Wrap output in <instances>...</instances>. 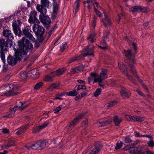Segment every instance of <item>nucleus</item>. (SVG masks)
I'll return each instance as SVG.
<instances>
[{"label": "nucleus", "mask_w": 154, "mask_h": 154, "mask_svg": "<svg viewBox=\"0 0 154 154\" xmlns=\"http://www.w3.org/2000/svg\"><path fill=\"white\" fill-rule=\"evenodd\" d=\"M82 56L81 54L79 55H75L73 57L70 59L68 61V63H71L77 60H78L80 59Z\"/></svg>", "instance_id": "30"}, {"label": "nucleus", "mask_w": 154, "mask_h": 154, "mask_svg": "<svg viewBox=\"0 0 154 154\" xmlns=\"http://www.w3.org/2000/svg\"><path fill=\"white\" fill-rule=\"evenodd\" d=\"M103 80H96L94 82H98L99 85L101 87H103L104 86V85L103 83H102Z\"/></svg>", "instance_id": "54"}, {"label": "nucleus", "mask_w": 154, "mask_h": 154, "mask_svg": "<svg viewBox=\"0 0 154 154\" xmlns=\"http://www.w3.org/2000/svg\"><path fill=\"white\" fill-rule=\"evenodd\" d=\"M61 107L60 106H59L57 107L56 109L54 110V112L55 113H57L61 110Z\"/></svg>", "instance_id": "57"}, {"label": "nucleus", "mask_w": 154, "mask_h": 154, "mask_svg": "<svg viewBox=\"0 0 154 154\" xmlns=\"http://www.w3.org/2000/svg\"><path fill=\"white\" fill-rule=\"evenodd\" d=\"M3 36L9 40L13 39L14 38L11 31L9 29H4L3 32Z\"/></svg>", "instance_id": "14"}, {"label": "nucleus", "mask_w": 154, "mask_h": 154, "mask_svg": "<svg viewBox=\"0 0 154 154\" xmlns=\"http://www.w3.org/2000/svg\"><path fill=\"white\" fill-rule=\"evenodd\" d=\"M43 128L41 127V125L38 126L36 127L34 129L35 132H39Z\"/></svg>", "instance_id": "53"}, {"label": "nucleus", "mask_w": 154, "mask_h": 154, "mask_svg": "<svg viewBox=\"0 0 154 154\" xmlns=\"http://www.w3.org/2000/svg\"><path fill=\"white\" fill-rule=\"evenodd\" d=\"M83 114H82L79 116L78 117H77L75 119H74L70 123L69 125V127H73L74 126H75L78 123V122L79 119L81 118L83 116Z\"/></svg>", "instance_id": "23"}, {"label": "nucleus", "mask_w": 154, "mask_h": 154, "mask_svg": "<svg viewBox=\"0 0 154 154\" xmlns=\"http://www.w3.org/2000/svg\"><path fill=\"white\" fill-rule=\"evenodd\" d=\"M39 19L41 22L44 25H48L50 23L51 20L48 16L39 15Z\"/></svg>", "instance_id": "10"}, {"label": "nucleus", "mask_w": 154, "mask_h": 154, "mask_svg": "<svg viewBox=\"0 0 154 154\" xmlns=\"http://www.w3.org/2000/svg\"><path fill=\"white\" fill-rule=\"evenodd\" d=\"M94 11L97 15L99 17H102V14L100 13V11H98L97 9L95 7H94Z\"/></svg>", "instance_id": "48"}, {"label": "nucleus", "mask_w": 154, "mask_h": 154, "mask_svg": "<svg viewBox=\"0 0 154 154\" xmlns=\"http://www.w3.org/2000/svg\"><path fill=\"white\" fill-rule=\"evenodd\" d=\"M67 47V43L64 42L62 44V45L60 47V51L61 52H63L64 50Z\"/></svg>", "instance_id": "43"}, {"label": "nucleus", "mask_w": 154, "mask_h": 154, "mask_svg": "<svg viewBox=\"0 0 154 154\" xmlns=\"http://www.w3.org/2000/svg\"><path fill=\"white\" fill-rule=\"evenodd\" d=\"M148 146L150 147L153 148L154 146V141L152 139L150 140L147 143Z\"/></svg>", "instance_id": "45"}, {"label": "nucleus", "mask_w": 154, "mask_h": 154, "mask_svg": "<svg viewBox=\"0 0 154 154\" xmlns=\"http://www.w3.org/2000/svg\"><path fill=\"white\" fill-rule=\"evenodd\" d=\"M143 9V8L140 6H135L129 9L130 11L132 12V13H134L136 12H138L142 11Z\"/></svg>", "instance_id": "21"}, {"label": "nucleus", "mask_w": 154, "mask_h": 154, "mask_svg": "<svg viewBox=\"0 0 154 154\" xmlns=\"http://www.w3.org/2000/svg\"><path fill=\"white\" fill-rule=\"evenodd\" d=\"M125 118L128 120L129 121H131V122L134 121V116H132L131 115H125Z\"/></svg>", "instance_id": "42"}, {"label": "nucleus", "mask_w": 154, "mask_h": 154, "mask_svg": "<svg viewBox=\"0 0 154 154\" xmlns=\"http://www.w3.org/2000/svg\"><path fill=\"white\" fill-rule=\"evenodd\" d=\"M28 22L31 24H34L35 26L40 23L39 20L37 18H29Z\"/></svg>", "instance_id": "20"}, {"label": "nucleus", "mask_w": 154, "mask_h": 154, "mask_svg": "<svg viewBox=\"0 0 154 154\" xmlns=\"http://www.w3.org/2000/svg\"><path fill=\"white\" fill-rule=\"evenodd\" d=\"M8 45L10 48H15V43L11 40L7 39L5 41V39L0 38V47L2 51H7L8 49Z\"/></svg>", "instance_id": "2"}, {"label": "nucleus", "mask_w": 154, "mask_h": 154, "mask_svg": "<svg viewBox=\"0 0 154 154\" xmlns=\"http://www.w3.org/2000/svg\"><path fill=\"white\" fill-rule=\"evenodd\" d=\"M28 125L24 126L21 128H19L18 131L16 132L17 134H21L25 132L27 128H28Z\"/></svg>", "instance_id": "27"}, {"label": "nucleus", "mask_w": 154, "mask_h": 154, "mask_svg": "<svg viewBox=\"0 0 154 154\" xmlns=\"http://www.w3.org/2000/svg\"><path fill=\"white\" fill-rule=\"evenodd\" d=\"M94 2L95 0H88L86 1H85L84 2L83 4L85 5L86 4H87V7L88 9L90 10L91 8V7L92 6H94Z\"/></svg>", "instance_id": "19"}, {"label": "nucleus", "mask_w": 154, "mask_h": 154, "mask_svg": "<svg viewBox=\"0 0 154 154\" xmlns=\"http://www.w3.org/2000/svg\"><path fill=\"white\" fill-rule=\"evenodd\" d=\"M101 90L100 88H97L96 91H95L94 94V96L95 97H98L99 95L101 94Z\"/></svg>", "instance_id": "46"}, {"label": "nucleus", "mask_w": 154, "mask_h": 154, "mask_svg": "<svg viewBox=\"0 0 154 154\" xmlns=\"http://www.w3.org/2000/svg\"><path fill=\"white\" fill-rule=\"evenodd\" d=\"M98 80V74L96 73L91 72L90 73V76L88 78V84L94 81V83L96 82H94L96 80Z\"/></svg>", "instance_id": "16"}, {"label": "nucleus", "mask_w": 154, "mask_h": 154, "mask_svg": "<svg viewBox=\"0 0 154 154\" xmlns=\"http://www.w3.org/2000/svg\"><path fill=\"white\" fill-rule=\"evenodd\" d=\"M96 124L98 126L100 127H103L105 126L104 121H102L100 122H97L96 123Z\"/></svg>", "instance_id": "51"}, {"label": "nucleus", "mask_w": 154, "mask_h": 154, "mask_svg": "<svg viewBox=\"0 0 154 154\" xmlns=\"http://www.w3.org/2000/svg\"><path fill=\"white\" fill-rule=\"evenodd\" d=\"M132 148V147L130 144L126 146L123 148V149L125 150H130Z\"/></svg>", "instance_id": "63"}, {"label": "nucleus", "mask_w": 154, "mask_h": 154, "mask_svg": "<svg viewBox=\"0 0 154 154\" xmlns=\"http://www.w3.org/2000/svg\"><path fill=\"white\" fill-rule=\"evenodd\" d=\"M56 76L55 75H54L53 72L50 73L49 75H47L45 76L44 78V80L45 81L47 82H52L53 80V78Z\"/></svg>", "instance_id": "22"}, {"label": "nucleus", "mask_w": 154, "mask_h": 154, "mask_svg": "<svg viewBox=\"0 0 154 154\" xmlns=\"http://www.w3.org/2000/svg\"><path fill=\"white\" fill-rule=\"evenodd\" d=\"M128 65V66L130 68V71L131 73L133 74L134 75L136 76L137 77V78H138V80L140 82H142V81L140 80L138 78V76L137 75V72H136L135 69L134 68V66L131 64H129ZM142 85L143 86V88L144 89L146 90H147V88L146 87L145 85H144V84H143L142 83Z\"/></svg>", "instance_id": "15"}, {"label": "nucleus", "mask_w": 154, "mask_h": 154, "mask_svg": "<svg viewBox=\"0 0 154 154\" xmlns=\"http://www.w3.org/2000/svg\"><path fill=\"white\" fill-rule=\"evenodd\" d=\"M2 132L4 134H8L9 133V129L6 128H4L2 129Z\"/></svg>", "instance_id": "58"}, {"label": "nucleus", "mask_w": 154, "mask_h": 154, "mask_svg": "<svg viewBox=\"0 0 154 154\" xmlns=\"http://www.w3.org/2000/svg\"><path fill=\"white\" fill-rule=\"evenodd\" d=\"M144 120L143 117L139 116H134L133 122H142Z\"/></svg>", "instance_id": "33"}, {"label": "nucleus", "mask_w": 154, "mask_h": 154, "mask_svg": "<svg viewBox=\"0 0 154 154\" xmlns=\"http://www.w3.org/2000/svg\"><path fill=\"white\" fill-rule=\"evenodd\" d=\"M41 5L47 8H49L50 2L48 0H41Z\"/></svg>", "instance_id": "32"}, {"label": "nucleus", "mask_w": 154, "mask_h": 154, "mask_svg": "<svg viewBox=\"0 0 154 154\" xmlns=\"http://www.w3.org/2000/svg\"><path fill=\"white\" fill-rule=\"evenodd\" d=\"M118 65L119 66L121 69L122 72L126 74V76L129 80L134 83H135L134 82V80L132 76L128 74V71L126 66L124 64H122V65H121V64H119Z\"/></svg>", "instance_id": "9"}, {"label": "nucleus", "mask_w": 154, "mask_h": 154, "mask_svg": "<svg viewBox=\"0 0 154 154\" xmlns=\"http://www.w3.org/2000/svg\"><path fill=\"white\" fill-rule=\"evenodd\" d=\"M14 145V142L12 141H9L8 144H5V148H8Z\"/></svg>", "instance_id": "41"}, {"label": "nucleus", "mask_w": 154, "mask_h": 154, "mask_svg": "<svg viewBox=\"0 0 154 154\" xmlns=\"http://www.w3.org/2000/svg\"><path fill=\"white\" fill-rule=\"evenodd\" d=\"M124 51L126 57L131 62H134V54L132 53V51L131 50L127 51L124 50Z\"/></svg>", "instance_id": "13"}, {"label": "nucleus", "mask_w": 154, "mask_h": 154, "mask_svg": "<svg viewBox=\"0 0 154 154\" xmlns=\"http://www.w3.org/2000/svg\"><path fill=\"white\" fill-rule=\"evenodd\" d=\"M123 143L121 142L120 143H117L116 144V146H115V149H118L122 147L123 145Z\"/></svg>", "instance_id": "47"}, {"label": "nucleus", "mask_w": 154, "mask_h": 154, "mask_svg": "<svg viewBox=\"0 0 154 154\" xmlns=\"http://www.w3.org/2000/svg\"><path fill=\"white\" fill-rule=\"evenodd\" d=\"M47 143L45 140H39L32 144L31 147L33 149L41 150L45 147Z\"/></svg>", "instance_id": "3"}, {"label": "nucleus", "mask_w": 154, "mask_h": 154, "mask_svg": "<svg viewBox=\"0 0 154 154\" xmlns=\"http://www.w3.org/2000/svg\"><path fill=\"white\" fill-rule=\"evenodd\" d=\"M53 13L54 14L57 13L59 10V5L57 2L56 0H53Z\"/></svg>", "instance_id": "25"}, {"label": "nucleus", "mask_w": 154, "mask_h": 154, "mask_svg": "<svg viewBox=\"0 0 154 154\" xmlns=\"http://www.w3.org/2000/svg\"><path fill=\"white\" fill-rule=\"evenodd\" d=\"M28 74L30 75V76L34 77V76L36 75V77H38L39 75V73L36 69H33L28 72Z\"/></svg>", "instance_id": "24"}, {"label": "nucleus", "mask_w": 154, "mask_h": 154, "mask_svg": "<svg viewBox=\"0 0 154 154\" xmlns=\"http://www.w3.org/2000/svg\"><path fill=\"white\" fill-rule=\"evenodd\" d=\"M31 32H32V31L29 27H25L23 30V34L31 41H34L35 40V38L32 36Z\"/></svg>", "instance_id": "8"}, {"label": "nucleus", "mask_w": 154, "mask_h": 154, "mask_svg": "<svg viewBox=\"0 0 154 154\" xmlns=\"http://www.w3.org/2000/svg\"><path fill=\"white\" fill-rule=\"evenodd\" d=\"M14 113L15 112L11 109L9 115L5 116H3L2 117L3 118H11L14 114Z\"/></svg>", "instance_id": "40"}, {"label": "nucleus", "mask_w": 154, "mask_h": 154, "mask_svg": "<svg viewBox=\"0 0 154 154\" xmlns=\"http://www.w3.org/2000/svg\"><path fill=\"white\" fill-rule=\"evenodd\" d=\"M80 0H76L75 3V6L76 8L78 9L79 7Z\"/></svg>", "instance_id": "60"}, {"label": "nucleus", "mask_w": 154, "mask_h": 154, "mask_svg": "<svg viewBox=\"0 0 154 154\" xmlns=\"http://www.w3.org/2000/svg\"><path fill=\"white\" fill-rule=\"evenodd\" d=\"M116 102L115 101H112L108 103L107 105L108 107H112L116 104Z\"/></svg>", "instance_id": "49"}, {"label": "nucleus", "mask_w": 154, "mask_h": 154, "mask_svg": "<svg viewBox=\"0 0 154 154\" xmlns=\"http://www.w3.org/2000/svg\"><path fill=\"white\" fill-rule=\"evenodd\" d=\"M65 72L64 69L63 68H60L57 70L55 72H53L54 75L56 76L62 75Z\"/></svg>", "instance_id": "28"}, {"label": "nucleus", "mask_w": 154, "mask_h": 154, "mask_svg": "<svg viewBox=\"0 0 154 154\" xmlns=\"http://www.w3.org/2000/svg\"><path fill=\"white\" fill-rule=\"evenodd\" d=\"M77 91V90L75 89V90L74 91L68 92L67 93V94L70 96H75L78 94Z\"/></svg>", "instance_id": "36"}, {"label": "nucleus", "mask_w": 154, "mask_h": 154, "mask_svg": "<svg viewBox=\"0 0 154 154\" xmlns=\"http://www.w3.org/2000/svg\"><path fill=\"white\" fill-rule=\"evenodd\" d=\"M107 70L105 69L102 70L99 75H98V80H103L107 78Z\"/></svg>", "instance_id": "17"}, {"label": "nucleus", "mask_w": 154, "mask_h": 154, "mask_svg": "<svg viewBox=\"0 0 154 154\" xmlns=\"http://www.w3.org/2000/svg\"><path fill=\"white\" fill-rule=\"evenodd\" d=\"M43 82H39L37 83L34 87V89L35 90L39 89L43 86Z\"/></svg>", "instance_id": "34"}, {"label": "nucleus", "mask_w": 154, "mask_h": 154, "mask_svg": "<svg viewBox=\"0 0 154 154\" xmlns=\"http://www.w3.org/2000/svg\"><path fill=\"white\" fill-rule=\"evenodd\" d=\"M103 145L100 143L98 142L95 143L94 148L90 150L89 154H97L102 148Z\"/></svg>", "instance_id": "5"}, {"label": "nucleus", "mask_w": 154, "mask_h": 154, "mask_svg": "<svg viewBox=\"0 0 154 154\" xmlns=\"http://www.w3.org/2000/svg\"><path fill=\"white\" fill-rule=\"evenodd\" d=\"M142 137H146L150 139V140L152 139L153 138L152 136L151 135H143L142 136Z\"/></svg>", "instance_id": "64"}, {"label": "nucleus", "mask_w": 154, "mask_h": 154, "mask_svg": "<svg viewBox=\"0 0 154 154\" xmlns=\"http://www.w3.org/2000/svg\"><path fill=\"white\" fill-rule=\"evenodd\" d=\"M105 18L102 20L101 21L105 26L109 27L111 25V22L109 18L108 17L105 13L104 12Z\"/></svg>", "instance_id": "11"}, {"label": "nucleus", "mask_w": 154, "mask_h": 154, "mask_svg": "<svg viewBox=\"0 0 154 154\" xmlns=\"http://www.w3.org/2000/svg\"><path fill=\"white\" fill-rule=\"evenodd\" d=\"M57 87V86L56 84H53L49 87L48 89L52 90L56 88Z\"/></svg>", "instance_id": "50"}, {"label": "nucleus", "mask_w": 154, "mask_h": 154, "mask_svg": "<svg viewBox=\"0 0 154 154\" xmlns=\"http://www.w3.org/2000/svg\"><path fill=\"white\" fill-rule=\"evenodd\" d=\"M33 30L36 35H42L44 32V29L43 27L39 26L33 25L32 27Z\"/></svg>", "instance_id": "6"}, {"label": "nucleus", "mask_w": 154, "mask_h": 154, "mask_svg": "<svg viewBox=\"0 0 154 154\" xmlns=\"http://www.w3.org/2000/svg\"><path fill=\"white\" fill-rule=\"evenodd\" d=\"M132 149L131 150H129L128 151V152L131 154H134V153H136V150H137V149H137V148H135V147H134L133 148H132Z\"/></svg>", "instance_id": "52"}, {"label": "nucleus", "mask_w": 154, "mask_h": 154, "mask_svg": "<svg viewBox=\"0 0 154 154\" xmlns=\"http://www.w3.org/2000/svg\"><path fill=\"white\" fill-rule=\"evenodd\" d=\"M18 49L14 48L15 54L13 56L9 54L7 57V62L10 65L14 66L23 59L24 61L27 60L28 57L26 56L28 51L32 50L33 45L28 40L23 37L18 41Z\"/></svg>", "instance_id": "1"}, {"label": "nucleus", "mask_w": 154, "mask_h": 154, "mask_svg": "<svg viewBox=\"0 0 154 154\" xmlns=\"http://www.w3.org/2000/svg\"><path fill=\"white\" fill-rule=\"evenodd\" d=\"M95 36V33H93L91 34L88 38V42L89 43H93L94 42V38Z\"/></svg>", "instance_id": "31"}, {"label": "nucleus", "mask_w": 154, "mask_h": 154, "mask_svg": "<svg viewBox=\"0 0 154 154\" xmlns=\"http://www.w3.org/2000/svg\"><path fill=\"white\" fill-rule=\"evenodd\" d=\"M49 124V122H45L42 125H41L43 129L47 127Z\"/></svg>", "instance_id": "61"}, {"label": "nucleus", "mask_w": 154, "mask_h": 154, "mask_svg": "<svg viewBox=\"0 0 154 154\" xmlns=\"http://www.w3.org/2000/svg\"><path fill=\"white\" fill-rule=\"evenodd\" d=\"M23 104V103L20 102H17V105L16 106H18V107H19V108H20V110H22L24 109V108H26L27 106V105H26L24 106H22Z\"/></svg>", "instance_id": "37"}, {"label": "nucleus", "mask_w": 154, "mask_h": 154, "mask_svg": "<svg viewBox=\"0 0 154 154\" xmlns=\"http://www.w3.org/2000/svg\"><path fill=\"white\" fill-rule=\"evenodd\" d=\"M83 69V67L82 66H77L75 67L74 69H71V72L72 74H74L82 71Z\"/></svg>", "instance_id": "26"}, {"label": "nucleus", "mask_w": 154, "mask_h": 154, "mask_svg": "<svg viewBox=\"0 0 154 154\" xmlns=\"http://www.w3.org/2000/svg\"><path fill=\"white\" fill-rule=\"evenodd\" d=\"M37 15V13L36 11H32L30 12L29 18H36Z\"/></svg>", "instance_id": "39"}, {"label": "nucleus", "mask_w": 154, "mask_h": 154, "mask_svg": "<svg viewBox=\"0 0 154 154\" xmlns=\"http://www.w3.org/2000/svg\"><path fill=\"white\" fill-rule=\"evenodd\" d=\"M121 94L123 98H129L131 96L130 92L126 89L123 88L121 91Z\"/></svg>", "instance_id": "18"}, {"label": "nucleus", "mask_w": 154, "mask_h": 154, "mask_svg": "<svg viewBox=\"0 0 154 154\" xmlns=\"http://www.w3.org/2000/svg\"><path fill=\"white\" fill-rule=\"evenodd\" d=\"M36 8L37 11L41 13L40 15L43 16L46 15L47 9L45 7L41 5L37 4L36 6Z\"/></svg>", "instance_id": "12"}, {"label": "nucleus", "mask_w": 154, "mask_h": 154, "mask_svg": "<svg viewBox=\"0 0 154 154\" xmlns=\"http://www.w3.org/2000/svg\"><path fill=\"white\" fill-rule=\"evenodd\" d=\"M113 121L114 122L115 125L119 126L122 121L121 118H118L117 116H115L114 117Z\"/></svg>", "instance_id": "29"}, {"label": "nucleus", "mask_w": 154, "mask_h": 154, "mask_svg": "<svg viewBox=\"0 0 154 154\" xmlns=\"http://www.w3.org/2000/svg\"><path fill=\"white\" fill-rule=\"evenodd\" d=\"M132 141V140L131 138L129 137H127L125 138L124 142L125 143H129Z\"/></svg>", "instance_id": "56"}, {"label": "nucleus", "mask_w": 154, "mask_h": 154, "mask_svg": "<svg viewBox=\"0 0 154 154\" xmlns=\"http://www.w3.org/2000/svg\"><path fill=\"white\" fill-rule=\"evenodd\" d=\"M2 51L1 50L0 52V55L1 58L3 62V63H5V54L3 52V51Z\"/></svg>", "instance_id": "44"}, {"label": "nucleus", "mask_w": 154, "mask_h": 154, "mask_svg": "<svg viewBox=\"0 0 154 154\" xmlns=\"http://www.w3.org/2000/svg\"><path fill=\"white\" fill-rule=\"evenodd\" d=\"M5 86L6 90L8 91L7 92L3 94L5 96L9 97L17 95L18 93L17 92H15L12 91L14 88L13 85L12 84L9 85L6 84Z\"/></svg>", "instance_id": "4"}, {"label": "nucleus", "mask_w": 154, "mask_h": 154, "mask_svg": "<svg viewBox=\"0 0 154 154\" xmlns=\"http://www.w3.org/2000/svg\"><path fill=\"white\" fill-rule=\"evenodd\" d=\"M132 46L133 47V48H134V52L135 53H137V45L135 43H133L132 42Z\"/></svg>", "instance_id": "62"}, {"label": "nucleus", "mask_w": 154, "mask_h": 154, "mask_svg": "<svg viewBox=\"0 0 154 154\" xmlns=\"http://www.w3.org/2000/svg\"><path fill=\"white\" fill-rule=\"evenodd\" d=\"M75 89L78 91L80 89H85L86 87L85 85H78L75 86Z\"/></svg>", "instance_id": "38"}, {"label": "nucleus", "mask_w": 154, "mask_h": 154, "mask_svg": "<svg viewBox=\"0 0 154 154\" xmlns=\"http://www.w3.org/2000/svg\"><path fill=\"white\" fill-rule=\"evenodd\" d=\"M94 50V47L92 45H89L83 51V52L81 54L82 56L85 57L87 55H93V50Z\"/></svg>", "instance_id": "7"}, {"label": "nucleus", "mask_w": 154, "mask_h": 154, "mask_svg": "<svg viewBox=\"0 0 154 154\" xmlns=\"http://www.w3.org/2000/svg\"><path fill=\"white\" fill-rule=\"evenodd\" d=\"M13 29L14 32L16 35L18 34L19 29L16 26H13Z\"/></svg>", "instance_id": "55"}, {"label": "nucleus", "mask_w": 154, "mask_h": 154, "mask_svg": "<svg viewBox=\"0 0 154 154\" xmlns=\"http://www.w3.org/2000/svg\"><path fill=\"white\" fill-rule=\"evenodd\" d=\"M98 47L102 50L105 51L108 48V46H98Z\"/></svg>", "instance_id": "59"}, {"label": "nucleus", "mask_w": 154, "mask_h": 154, "mask_svg": "<svg viewBox=\"0 0 154 154\" xmlns=\"http://www.w3.org/2000/svg\"><path fill=\"white\" fill-rule=\"evenodd\" d=\"M27 76L26 73L25 71H21L20 73V77L22 79H25Z\"/></svg>", "instance_id": "35"}]
</instances>
